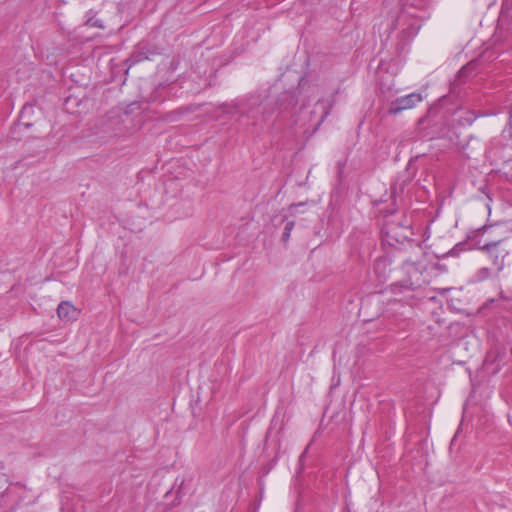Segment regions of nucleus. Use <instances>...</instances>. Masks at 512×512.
Segmentation results:
<instances>
[{
	"label": "nucleus",
	"mask_w": 512,
	"mask_h": 512,
	"mask_svg": "<svg viewBox=\"0 0 512 512\" xmlns=\"http://www.w3.org/2000/svg\"><path fill=\"white\" fill-rule=\"evenodd\" d=\"M406 272L408 275L407 280L391 284L390 288L393 293H401L404 290H415L428 283L423 272L415 265H407Z\"/></svg>",
	"instance_id": "f257e3e1"
},
{
	"label": "nucleus",
	"mask_w": 512,
	"mask_h": 512,
	"mask_svg": "<svg viewBox=\"0 0 512 512\" xmlns=\"http://www.w3.org/2000/svg\"><path fill=\"white\" fill-rule=\"evenodd\" d=\"M480 250L488 255L497 273L503 270L504 259L509 254V250L504 246L503 240L486 243L480 247Z\"/></svg>",
	"instance_id": "f03ea898"
},
{
	"label": "nucleus",
	"mask_w": 512,
	"mask_h": 512,
	"mask_svg": "<svg viewBox=\"0 0 512 512\" xmlns=\"http://www.w3.org/2000/svg\"><path fill=\"white\" fill-rule=\"evenodd\" d=\"M423 96L421 93L413 92L408 95L398 97L394 101L391 102L388 113L391 115H396L402 112L403 110L412 109L417 104L423 101Z\"/></svg>",
	"instance_id": "7ed1b4c3"
},
{
	"label": "nucleus",
	"mask_w": 512,
	"mask_h": 512,
	"mask_svg": "<svg viewBox=\"0 0 512 512\" xmlns=\"http://www.w3.org/2000/svg\"><path fill=\"white\" fill-rule=\"evenodd\" d=\"M66 319L76 320L79 316L80 311L76 309L73 305L66 301Z\"/></svg>",
	"instance_id": "20e7f679"
},
{
	"label": "nucleus",
	"mask_w": 512,
	"mask_h": 512,
	"mask_svg": "<svg viewBox=\"0 0 512 512\" xmlns=\"http://www.w3.org/2000/svg\"><path fill=\"white\" fill-rule=\"evenodd\" d=\"M490 276H491V271L489 268H486V267L479 269L478 272L476 273V278L479 281H484V280L488 279Z\"/></svg>",
	"instance_id": "39448f33"
},
{
	"label": "nucleus",
	"mask_w": 512,
	"mask_h": 512,
	"mask_svg": "<svg viewBox=\"0 0 512 512\" xmlns=\"http://www.w3.org/2000/svg\"><path fill=\"white\" fill-rule=\"evenodd\" d=\"M86 24L91 27L104 28L102 20L95 17L89 18Z\"/></svg>",
	"instance_id": "423d86ee"
},
{
	"label": "nucleus",
	"mask_w": 512,
	"mask_h": 512,
	"mask_svg": "<svg viewBox=\"0 0 512 512\" xmlns=\"http://www.w3.org/2000/svg\"><path fill=\"white\" fill-rule=\"evenodd\" d=\"M294 227V222L293 221H288L284 227V232H283V238L285 240H287L290 236V233L292 231Z\"/></svg>",
	"instance_id": "0eeeda50"
},
{
	"label": "nucleus",
	"mask_w": 512,
	"mask_h": 512,
	"mask_svg": "<svg viewBox=\"0 0 512 512\" xmlns=\"http://www.w3.org/2000/svg\"><path fill=\"white\" fill-rule=\"evenodd\" d=\"M387 265V260L386 259H377L374 263V270L376 273H378L380 271V269H384Z\"/></svg>",
	"instance_id": "6e6552de"
},
{
	"label": "nucleus",
	"mask_w": 512,
	"mask_h": 512,
	"mask_svg": "<svg viewBox=\"0 0 512 512\" xmlns=\"http://www.w3.org/2000/svg\"><path fill=\"white\" fill-rule=\"evenodd\" d=\"M64 302H60L58 304L57 313L59 316H61V309L63 308Z\"/></svg>",
	"instance_id": "1a4fd4ad"
},
{
	"label": "nucleus",
	"mask_w": 512,
	"mask_h": 512,
	"mask_svg": "<svg viewBox=\"0 0 512 512\" xmlns=\"http://www.w3.org/2000/svg\"><path fill=\"white\" fill-rule=\"evenodd\" d=\"M300 204H294V205H291L290 209H293V208H296L298 207Z\"/></svg>",
	"instance_id": "9d476101"
}]
</instances>
